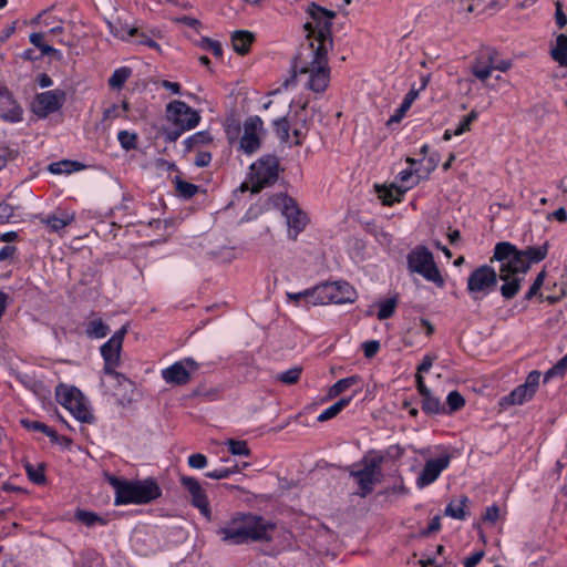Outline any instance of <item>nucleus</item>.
Here are the masks:
<instances>
[{
    "mask_svg": "<svg viewBox=\"0 0 567 567\" xmlns=\"http://www.w3.org/2000/svg\"><path fill=\"white\" fill-rule=\"evenodd\" d=\"M408 268L434 282L437 287L444 286V279L434 261L433 254L425 246H417L408 255Z\"/></svg>",
    "mask_w": 567,
    "mask_h": 567,
    "instance_id": "6e6552de",
    "label": "nucleus"
},
{
    "mask_svg": "<svg viewBox=\"0 0 567 567\" xmlns=\"http://www.w3.org/2000/svg\"><path fill=\"white\" fill-rule=\"evenodd\" d=\"M332 289L333 288L329 286V281L309 288L310 306H322L331 303L330 293Z\"/></svg>",
    "mask_w": 567,
    "mask_h": 567,
    "instance_id": "393cba45",
    "label": "nucleus"
},
{
    "mask_svg": "<svg viewBox=\"0 0 567 567\" xmlns=\"http://www.w3.org/2000/svg\"><path fill=\"white\" fill-rule=\"evenodd\" d=\"M134 38H136V43L145 45L156 51H161V45L155 40L150 38L145 32L138 31V33Z\"/></svg>",
    "mask_w": 567,
    "mask_h": 567,
    "instance_id": "4d7b16f0",
    "label": "nucleus"
},
{
    "mask_svg": "<svg viewBox=\"0 0 567 567\" xmlns=\"http://www.w3.org/2000/svg\"><path fill=\"white\" fill-rule=\"evenodd\" d=\"M255 40V34L248 30H236L230 37L233 50L239 55H246Z\"/></svg>",
    "mask_w": 567,
    "mask_h": 567,
    "instance_id": "5701e85b",
    "label": "nucleus"
},
{
    "mask_svg": "<svg viewBox=\"0 0 567 567\" xmlns=\"http://www.w3.org/2000/svg\"><path fill=\"white\" fill-rule=\"evenodd\" d=\"M307 13L310 21H307L303 28L307 31V38L311 40L310 44L315 43V47H320L322 44L324 48H331V20L333 19L334 13L315 2H311L308 6Z\"/></svg>",
    "mask_w": 567,
    "mask_h": 567,
    "instance_id": "39448f33",
    "label": "nucleus"
},
{
    "mask_svg": "<svg viewBox=\"0 0 567 567\" xmlns=\"http://www.w3.org/2000/svg\"><path fill=\"white\" fill-rule=\"evenodd\" d=\"M484 555H485V553L483 550L472 553L470 556H467L464 559V561H463L464 567H476L483 559Z\"/></svg>",
    "mask_w": 567,
    "mask_h": 567,
    "instance_id": "052dcab7",
    "label": "nucleus"
},
{
    "mask_svg": "<svg viewBox=\"0 0 567 567\" xmlns=\"http://www.w3.org/2000/svg\"><path fill=\"white\" fill-rule=\"evenodd\" d=\"M467 504H468L467 496H462L457 501H451L446 505V507L444 509V514L454 519L465 520L466 517L468 516Z\"/></svg>",
    "mask_w": 567,
    "mask_h": 567,
    "instance_id": "a878e982",
    "label": "nucleus"
},
{
    "mask_svg": "<svg viewBox=\"0 0 567 567\" xmlns=\"http://www.w3.org/2000/svg\"><path fill=\"white\" fill-rule=\"evenodd\" d=\"M227 445H228V451L233 454V455H239V456H250L251 452L248 447V444L246 441L244 440H234V439H230L228 442H227Z\"/></svg>",
    "mask_w": 567,
    "mask_h": 567,
    "instance_id": "09e8293b",
    "label": "nucleus"
},
{
    "mask_svg": "<svg viewBox=\"0 0 567 567\" xmlns=\"http://www.w3.org/2000/svg\"><path fill=\"white\" fill-rule=\"evenodd\" d=\"M54 395L56 402L78 421L82 423H92L94 421L83 393L76 386L60 383L55 386Z\"/></svg>",
    "mask_w": 567,
    "mask_h": 567,
    "instance_id": "0eeeda50",
    "label": "nucleus"
},
{
    "mask_svg": "<svg viewBox=\"0 0 567 567\" xmlns=\"http://www.w3.org/2000/svg\"><path fill=\"white\" fill-rule=\"evenodd\" d=\"M396 306H398V300L395 297H391V298L382 300L379 303V311L377 313V318L379 320H385V319L391 318L394 315Z\"/></svg>",
    "mask_w": 567,
    "mask_h": 567,
    "instance_id": "79ce46f5",
    "label": "nucleus"
},
{
    "mask_svg": "<svg viewBox=\"0 0 567 567\" xmlns=\"http://www.w3.org/2000/svg\"><path fill=\"white\" fill-rule=\"evenodd\" d=\"M104 480L114 489L115 506L150 504L162 496V488L152 477L130 481L104 472Z\"/></svg>",
    "mask_w": 567,
    "mask_h": 567,
    "instance_id": "7ed1b4c3",
    "label": "nucleus"
},
{
    "mask_svg": "<svg viewBox=\"0 0 567 567\" xmlns=\"http://www.w3.org/2000/svg\"><path fill=\"white\" fill-rule=\"evenodd\" d=\"M176 188L181 193V195H183L186 198L193 197L198 192L197 185L186 181H178Z\"/></svg>",
    "mask_w": 567,
    "mask_h": 567,
    "instance_id": "864d4df0",
    "label": "nucleus"
},
{
    "mask_svg": "<svg viewBox=\"0 0 567 567\" xmlns=\"http://www.w3.org/2000/svg\"><path fill=\"white\" fill-rule=\"evenodd\" d=\"M420 90L412 87L403 97L400 106L394 111V113L389 117L385 125L388 127H392L394 124H399L408 111L411 109L414 101L417 99Z\"/></svg>",
    "mask_w": 567,
    "mask_h": 567,
    "instance_id": "b1692460",
    "label": "nucleus"
},
{
    "mask_svg": "<svg viewBox=\"0 0 567 567\" xmlns=\"http://www.w3.org/2000/svg\"><path fill=\"white\" fill-rule=\"evenodd\" d=\"M549 251V244L527 246L518 249L509 241H499L494 247L491 261H498L499 272L489 265H481L470 272L466 291L474 301H481L493 292L498 279L504 281L499 291L505 300L513 299L520 290L522 284L532 265L543 261Z\"/></svg>",
    "mask_w": 567,
    "mask_h": 567,
    "instance_id": "f257e3e1",
    "label": "nucleus"
},
{
    "mask_svg": "<svg viewBox=\"0 0 567 567\" xmlns=\"http://www.w3.org/2000/svg\"><path fill=\"white\" fill-rule=\"evenodd\" d=\"M355 394H357V392H354L350 396H343V398L339 399L332 405H330L329 408L323 410L318 415L317 421L322 423V422L329 421V420L333 419L334 416H337L343 409H346L351 403V401Z\"/></svg>",
    "mask_w": 567,
    "mask_h": 567,
    "instance_id": "bb28decb",
    "label": "nucleus"
},
{
    "mask_svg": "<svg viewBox=\"0 0 567 567\" xmlns=\"http://www.w3.org/2000/svg\"><path fill=\"white\" fill-rule=\"evenodd\" d=\"M413 175L414 172L411 167L401 171L395 177L396 181L401 184L400 186L395 187V193L403 195L408 189L416 185L419 181L414 179Z\"/></svg>",
    "mask_w": 567,
    "mask_h": 567,
    "instance_id": "c9c22d12",
    "label": "nucleus"
},
{
    "mask_svg": "<svg viewBox=\"0 0 567 567\" xmlns=\"http://www.w3.org/2000/svg\"><path fill=\"white\" fill-rule=\"evenodd\" d=\"M110 332V327L101 318H94L85 322V334L89 339H102Z\"/></svg>",
    "mask_w": 567,
    "mask_h": 567,
    "instance_id": "cd10ccee",
    "label": "nucleus"
},
{
    "mask_svg": "<svg viewBox=\"0 0 567 567\" xmlns=\"http://www.w3.org/2000/svg\"><path fill=\"white\" fill-rule=\"evenodd\" d=\"M196 45L204 51L210 52L217 59L223 58L224 51L220 42L217 40H213L208 37H202Z\"/></svg>",
    "mask_w": 567,
    "mask_h": 567,
    "instance_id": "a19ab883",
    "label": "nucleus"
},
{
    "mask_svg": "<svg viewBox=\"0 0 567 567\" xmlns=\"http://www.w3.org/2000/svg\"><path fill=\"white\" fill-rule=\"evenodd\" d=\"M74 214L64 209H58L49 215H41L40 223L43 224L50 233H58L74 221Z\"/></svg>",
    "mask_w": 567,
    "mask_h": 567,
    "instance_id": "412c9836",
    "label": "nucleus"
},
{
    "mask_svg": "<svg viewBox=\"0 0 567 567\" xmlns=\"http://www.w3.org/2000/svg\"><path fill=\"white\" fill-rule=\"evenodd\" d=\"M117 141L121 147L125 151H132L137 147V134L122 130L117 133Z\"/></svg>",
    "mask_w": 567,
    "mask_h": 567,
    "instance_id": "c03bdc74",
    "label": "nucleus"
},
{
    "mask_svg": "<svg viewBox=\"0 0 567 567\" xmlns=\"http://www.w3.org/2000/svg\"><path fill=\"white\" fill-rule=\"evenodd\" d=\"M210 162H212V154L206 151L198 152L194 159V164L200 168L208 166L210 164Z\"/></svg>",
    "mask_w": 567,
    "mask_h": 567,
    "instance_id": "680f3d73",
    "label": "nucleus"
},
{
    "mask_svg": "<svg viewBox=\"0 0 567 567\" xmlns=\"http://www.w3.org/2000/svg\"><path fill=\"white\" fill-rule=\"evenodd\" d=\"M82 168V164L76 161L62 159L49 165V172L54 175L71 174Z\"/></svg>",
    "mask_w": 567,
    "mask_h": 567,
    "instance_id": "72a5a7b5",
    "label": "nucleus"
},
{
    "mask_svg": "<svg viewBox=\"0 0 567 567\" xmlns=\"http://www.w3.org/2000/svg\"><path fill=\"white\" fill-rule=\"evenodd\" d=\"M330 48L324 45L315 47L310 44L311 60L302 63L298 61L293 65V76L297 74H309L307 86L315 93H322L328 87L330 81V69L328 66V51Z\"/></svg>",
    "mask_w": 567,
    "mask_h": 567,
    "instance_id": "20e7f679",
    "label": "nucleus"
},
{
    "mask_svg": "<svg viewBox=\"0 0 567 567\" xmlns=\"http://www.w3.org/2000/svg\"><path fill=\"white\" fill-rule=\"evenodd\" d=\"M496 55H499V52L495 48H483L472 65V74L480 81L485 82L495 70Z\"/></svg>",
    "mask_w": 567,
    "mask_h": 567,
    "instance_id": "aec40b11",
    "label": "nucleus"
},
{
    "mask_svg": "<svg viewBox=\"0 0 567 567\" xmlns=\"http://www.w3.org/2000/svg\"><path fill=\"white\" fill-rule=\"evenodd\" d=\"M540 287L537 286L536 284H532L529 289L527 290V292L525 293L524 296V300L526 301H530L533 298L537 297L539 299L540 302L544 301V296L543 293H540Z\"/></svg>",
    "mask_w": 567,
    "mask_h": 567,
    "instance_id": "338daca9",
    "label": "nucleus"
},
{
    "mask_svg": "<svg viewBox=\"0 0 567 567\" xmlns=\"http://www.w3.org/2000/svg\"><path fill=\"white\" fill-rule=\"evenodd\" d=\"M25 474L30 482H32L35 485H45L47 484V476H45V464L39 463L37 465H33L31 463H25L23 465Z\"/></svg>",
    "mask_w": 567,
    "mask_h": 567,
    "instance_id": "7c9ffc66",
    "label": "nucleus"
},
{
    "mask_svg": "<svg viewBox=\"0 0 567 567\" xmlns=\"http://www.w3.org/2000/svg\"><path fill=\"white\" fill-rule=\"evenodd\" d=\"M110 31L115 38L122 41H127L128 39L134 38L138 33V29L135 27H117L115 24H110Z\"/></svg>",
    "mask_w": 567,
    "mask_h": 567,
    "instance_id": "a18cd8bd",
    "label": "nucleus"
},
{
    "mask_svg": "<svg viewBox=\"0 0 567 567\" xmlns=\"http://www.w3.org/2000/svg\"><path fill=\"white\" fill-rule=\"evenodd\" d=\"M272 130L281 143L289 141L291 123L287 116H281L272 121Z\"/></svg>",
    "mask_w": 567,
    "mask_h": 567,
    "instance_id": "e433bc0d",
    "label": "nucleus"
},
{
    "mask_svg": "<svg viewBox=\"0 0 567 567\" xmlns=\"http://www.w3.org/2000/svg\"><path fill=\"white\" fill-rule=\"evenodd\" d=\"M18 247L13 245H6L0 248V262L9 261L10 264L18 259Z\"/></svg>",
    "mask_w": 567,
    "mask_h": 567,
    "instance_id": "603ef678",
    "label": "nucleus"
},
{
    "mask_svg": "<svg viewBox=\"0 0 567 567\" xmlns=\"http://www.w3.org/2000/svg\"><path fill=\"white\" fill-rule=\"evenodd\" d=\"M421 409L426 415H443L444 404L431 393L422 396Z\"/></svg>",
    "mask_w": 567,
    "mask_h": 567,
    "instance_id": "c756f323",
    "label": "nucleus"
},
{
    "mask_svg": "<svg viewBox=\"0 0 567 567\" xmlns=\"http://www.w3.org/2000/svg\"><path fill=\"white\" fill-rule=\"evenodd\" d=\"M465 406L464 396L457 391H451L446 396V404H444L443 415H452Z\"/></svg>",
    "mask_w": 567,
    "mask_h": 567,
    "instance_id": "f704fd0d",
    "label": "nucleus"
},
{
    "mask_svg": "<svg viewBox=\"0 0 567 567\" xmlns=\"http://www.w3.org/2000/svg\"><path fill=\"white\" fill-rule=\"evenodd\" d=\"M301 373V367H293L287 371L279 373L277 375V380L288 385L296 384L300 380Z\"/></svg>",
    "mask_w": 567,
    "mask_h": 567,
    "instance_id": "49530a36",
    "label": "nucleus"
},
{
    "mask_svg": "<svg viewBox=\"0 0 567 567\" xmlns=\"http://www.w3.org/2000/svg\"><path fill=\"white\" fill-rule=\"evenodd\" d=\"M382 456L364 458L362 468L350 472V476L354 478L359 486V489L354 493L355 495L365 498L373 492L382 476Z\"/></svg>",
    "mask_w": 567,
    "mask_h": 567,
    "instance_id": "1a4fd4ad",
    "label": "nucleus"
},
{
    "mask_svg": "<svg viewBox=\"0 0 567 567\" xmlns=\"http://www.w3.org/2000/svg\"><path fill=\"white\" fill-rule=\"evenodd\" d=\"M540 377L542 373L539 371H530L523 384L516 386L508 394L499 399V405L502 408H507L513 405H522L525 402L530 401L538 390Z\"/></svg>",
    "mask_w": 567,
    "mask_h": 567,
    "instance_id": "4468645a",
    "label": "nucleus"
},
{
    "mask_svg": "<svg viewBox=\"0 0 567 567\" xmlns=\"http://www.w3.org/2000/svg\"><path fill=\"white\" fill-rule=\"evenodd\" d=\"M395 187L396 186L385 189L384 194L382 195L383 204L393 205L395 202H401L403 195H399L398 193L396 196L393 195V193L395 192Z\"/></svg>",
    "mask_w": 567,
    "mask_h": 567,
    "instance_id": "0e129e2a",
    "label": "nucleus"
},
{
    "mask_svg": "<svg viewBox=\"0 0 567 567\" xmlns=\"http://www.w3.org/2000/svg\"><path fill=\"white\" fill-rule=\"evenodd\" d=\"M213 137L208 131H199L184 140L183 144L186 152L193 151L196 146L208 144Z\"/></svg>",
    "mask_w": 567,
    "mask_h": 567,
    "instance_id": "58836bf2",
    "label": "nucleus"
},
{
    "mask_svg": "<svg viewBox=\"0 0 567 567\" xmlns=\"http://www.w3.org/2000/svg\"><path fill=\"white\" fill-rule=\"evenodd\" d=\"M131 75L132 70L128 66H121L110 76L109 86L113 90H121Z\"/></svg>",
    "mask_w": 567,
    "mask_h": 567,
    "instance_id": "ea45409f",
    "label": "nucleus"
},
{
    "mask_svg": "<svg viewBox=\"0 0 567 567\" xmlns=\"http://www.w3.org/2000/svg\"><path fill=\"white\" fill-rule=\"evenodd\" d=\"M204 364L197 362L192 357L182 358L161 371L163 380L171 385H186L192 380V375Z\"/></svg>",
    "mask_w": 567,
    "mask_h": 567,
    "instance_id": "f8f14e48",
    "label": "nucleus"
},
{
    "mask_svg": "<svg viewBox=\"0 0 567 567\" xmlns=\"http://www.w3.org/2000/svg\"><path fill=\"white\" fill-rule=\"evenodd\" d=\"M173 21L175 23L184 24L186 27H189V28L196 29V30L202 27V22L198 19L189 17V16L177 17V18H174Z\"/></svg>",
    "mask_w": 567,
    "mask_h": 567,
    "instance_id": "bf43d9fd",
    "label": "nucleus"
},
{
    "mask_svg": "<svg viewBox=\"0 0 567 567\" xmlns=\"http://www.w3.org/2000/svg\"><path fill=\"white\" fill-rule=\"evenodd\" d=\"M555 20H556V24L559 29L565 28L567 24V17L563 10V6L560 2L556 3Z\"/></svg>",
    "mask_w": 567,
    "mask_h": 567,
    "instance_id": "69168bd1",
    "label": "nucleus"
},
{
    "mask_svg": "<svg viewBox=\"0 0 567 567\" xmlns=\"http://www.w3.org/2000/svg\"><path fill=\"white\" fill-rule=\"evenodd\" d=\"M166 117L174 126L183 130L195 128L202 120L198 111L181 100H173L166 105Z\"/></svg>",
    "mask_w": 567,
    "mask_h": 567,
    "instance_id": "ddd939ff",
    "label": "nucleus"
},
{
    "mask_svg": "<svg viewBox=\"0 0 567 567\" xmlns=\"http://www.w3.org/2000/svg\"><path fill=\"white\" fill-rule=\"evenodd\" d=\"M187 464L195 470H202L207 465V457L202 453H194L188 456Z\"/></svg>",
    "mask_w": 567,
    "mask_h": 567,
    "instance_id": "6e6d98bb",
    "label": "nucleus"
},
{
    "mask_svg": "<svg viewBox=\"0 0 567 567\" xmlns=\"http://www.w3.org/2000/svg\"><path fill=\"white\" fill-rule=\"evenodd\" d=\"M287 300L296 306H310V290L309 288L299 292H287Z\"/></svg>",
    "mask_w": 567,
    "mask_h": 567,
    "instance_id": "8fccbe9b",
    "label": "nucleus"
},
{
    "mask_svg": "<svg viewBox=\"0 0 567 567\" xmlns=\"http://www.w3.org/2000/svg\"><path fill=\"white\" fill-rule=\"evenodd\" d=\"M280 162L277 155L266 154L254 162L249 167L251 192L259 193L272 186L279 178Z\"/></svg>",
    "mask_w": 567,
    "mask_h": 567,
    "instance_id": "423d86ee",
    "label": "nucleus"
},
{
    "mask_svg": "<svg viewBox=\"0 0 567 567\" xmlns=\"http://www.w3.org/2000/svg\"><path fill=\"white\" fill-rule=\"evenodd\" d=\"M116 118H126V117L121 112L120 107L117 106V103H113L112 105L107 106L103 111L102 120H103V122H106V121L112 122Z\"/></svg>",
    "mask_w": 567,
    "mask_h": 567,
    "instance_id": "5fc2aeb1",
    "label": "nucleus"
},
{
    "mask_svg": "<svg viewBox=\"0 0 567 567\" xmlns=\"http://www.w3.org/2000/svg\"><path fill=\"white\" fill-rule=\"evenodd\" d=\"M361 381V378L358 374H353L343 379L338 380L333 385H331L328 390L327 398L329 400L339 396L341 393L350 389L351 386L358 384Z\"/></svg>",
    "mask_w": 567,
    "mask_h": 567,
    "instance_id": "c85d7f7f",
    "label": "nucleus"
},
{
    "mask_svg": "<svg viewBox=\"0 0 567 567\" xmlns=\"http://www.w3.org/2000/svg\"><path fill=\"white\" fill-rule=\"evenodd\" d=\"M451 460L452 457L450 454H443L436 458L427 460L419 476L416 477V487L422 489L436 482L442 472L449 468Z\"/></svg>",
    "mask_w": 567,
    "mask_h": 567,
    "instance_id": "a211bd4d",
    "label": "nucleus"
},
{
    "mask_svg": "<svg viewBox=\"0 0 567 567\" xmlns=\"http://www.w3.org/2000/svg\"><path fill=\"white\" fill-rule=\"evenodd\" d=\"M290 132H292V136L295 137L293 144L296 146L301 145L307 136V120L302 118L291 124Z\"/></svg>",
    "mask_w": 567,
    "mask_h": 567,
    "instance_id": "de8ad7c7",
    "label": "nucleus"
},
{
    "mask_svg": "<svg viewBox=\"0 0 567 567\" xmlns=\"http://www.w3.org/2000/svg\"><path fill=\"white\" fill-rule=\"evenodd\" d=\"M20 210L19 206H13L7 202L0 203V224H10L19 221L21 215L18 213Z\"/></svg>",
    "mask_w": 567,
    "mask_h": 567,
    "instance_id": "4c0bfd02",
    "label": "nucleus"
},
{
    "mask_svg": "<svg viewBox=\"0 0 567 567\" xmlns=\"http://www.w3.org/2000/svg\"><path fill=\"white\" fill-rule=\"evenodd\" d=\"M30 42L38 48L42 55H54L55 53H59V50L54 49L53 47L44 43V35L39 32L31 33L29 37Z\"/></svg>",
    "mask_w": 567,
    "mask_h": 567,
    "instance_id": "37998d69",
    "label": "nucleus"
},
{
    "mask_svg": "<svg viewBox=\"0 0 567 567\" xmlns=\"http://www.w3.org/2000/svg\"><path fill=\"white\" fill-rule=\"evenodd\" d=\"M436 359V355L434 354H425L421 361V363L417 365L416 374L426 373L431 370L434 361Z\"/></svg>",
    "mask_w": 567,
    "mask_h": 567,
    "instance_id": "13d9d810",
    "label": "nucleus"
},
{
    "mask_svg": "<svg viewBox=\"0 0 567 567\" xmlns=\"http://www.w3.org/2000/svg\"><path fill=\"white\" fill-rule=\"evenodd\" d=\"M264 122L259 116H251L244 122V132L239 138V151L245 155H252L261 146L260 132Z\"/></svg>",
    "mask_w": 567,
    "mask_h": 567,
    "instance_id": "f3484780",
    "label": "nucleus"
},
{
    "mask_svg": "<svg viewBox=\"0 0 567 567\" xmlns=\"http://www.w3.org/2000/svg\"><path fill=\"white\" fill-rule=\"evenodd\" d=\"M66 101V92L61 89L37 93L31 102L30 110L38 118H47L59 112Z\"/></svg>",
    "mask_w": 567,
    "mask_h": 567,
    "instance_id": "9b49d317",
    "label": "nucleus"
},
{
    "mask_svg": "<svg viewBox=\"0 0 567 567\" xmlns=\"http://www.w3.org/2000/svg\"><path fill=\"white\" fill-rule=\"evenodd\" d=\"M179 482L183 488L187 492L192 506L197 508L204 518L212 520L213 514L208 496L199 481L193 476L182 475Z\"/></svg>",
    "mask_w": 567,
    "mask_h": 567,
    "instance_id": "dca6fc26",
    "label": "nucleus"
},
{
    "mask_svg": "<svg viewBox=\"0 0 567 567\" xmlns=\"http://www.w3.org/2000/svg\"><path fill=\"white\" fill-rule=\"evenodd\" d=\"M237 472H238L237 466L219 467V468H215L213 471L207 472L205 475L208 478L223 480V478H228L230 475H233Z\"/></svg>",
    "mask_w": 567,
    "mask_h": 567,
    "instance_id": "3c124183",
    "label": "nucleus"
},
{
    "mask_svg": "<svg viewBox=\"0 0 567 567\" xmlns=\"http://www.w3.org/2000/svg\"><path fill=\"white\" fill-rule=\"evenodd\" d=\"M75 518L86 527H93L95 525L105 526L109 523L107 518L85 509H78L75 512Z\"/></svg>",
    "mask_w": 567,
    "mask_h": 567,
    "instance_id": "473e14b6",
    "label": "nucleus"
},
{
    "mask_svg": "<svg viewBox=\"0 0 567 567\" xmlns=\"http://www.w3.org/2000/svg\"><path fill=\"white\" fill-rule=\"evenodd\" d=\"M125 333L126 328L122 327L100 348L101 355L104 360L103 373L105 375H117L115 369L120 365Z\"/></svg>",
    "mask_w": 567,
    "mask_h": 567,
    "instance_id": "2eb2a0df",
    "label": "nucleus"
},
{
    "mask_svg": "<svg viewBox=\"0 0 567 567\" xmlns=\"http://www.w3.org/2000/svg\"><path fill=\"white\" fill-rule=\"evenodd\" d=\"M550 55L560 66H567V35L559 34L556 38V45L551 49Z\"/></svg>",
    "mask_w": 567,
    "mask_h": 567,
    "instance_id": "2f4dec72",
    "label": "nucleus"
},
{
    "mask_svg": "<svg viewBox=\"0 0 567 567\" xmlns=\"http://www.w3.org/2000/svg\"><path fill=\"white\" fill-rule=\"evenodd\" d=\"M276 525L262 516L252 513H235L217 530L220 539L229 545H244L257 542H271Z\"/></svg>",
    "mask_w": 567,
    "mask_h": 567,
    "instance_id": "f03ea898",
    "label": "nucleus"
},
{
    "mask_svg": "<svg viewBox=\"0 0 567 567\" xmlns=\"http://www.w3.org/2000/svg\"><path fill=\"white\" fill-rule=\"evenodd\" d=\"M275 205L280 207L286 217L288 237L296 240L298 235L308 224L307 214L298 206L297 202L287 194H279L275 197Z\"/></svg>",
    "mask_w": 567,
    "mask_h": 567,
    "instance_id": "9d476101",
    "label": "nucleus"
},
{
    "mask_svg": "<svg viewBox=\"0 0 567 567\" xmlns=\"http://www.w3.org/2000/svg\"><path fill=\"white\" fill-rule=\"evenodd\" d=\"M499 517V508L496 505H491L486 508L484 514V520L489 523H496Z\"/></svg>",
    "mask_w": 567,
    "mask_h": 567,
    "instance_id": "774afa93",
    "label": "nucleus"
},
{
    "mask_svg": "<svg viewBox=\"0 0 567 567\" xmlns=\"http://www.w3.org/2000/svg\"><path fill=\"white\" fill-rule=\"evenodd\" d=\"M24 111L14 97L13 93L0 84V118L10 124L21 123Z\"/></svg>",
    "mask_w": 567,
    "mask_h": 567,
    "instance_id": "6ab92c4d",
    "label": "nucleus"
},
{
    "mask_svg": "<svg viewBox=\"0 0 567 567\" xmlns=\"http://www.w3.org/2000/svg\"><path fill=\"white\" fill-rule=\"evenodd\" d=\"M329 286L334 288L331 290V303L344 305L352 303L357 299L355 289L347 281H329Z\"/></svg>",
    "mask_w": 567,
    "mask_h": 567,
    "instance_id": "4be33fe9",
    "label": "nucleus"
},
{
    "mask_svg": "<svg viewBox=\"0 0 567 567\" xmlns=\"http://www.w3.org/2000/svg\"><path fill=\"white\" fill-rule=\"evenodd\" d=\"M380 349V343L377 340L367 341L363 343V352L365 358H373Z\"/></svg>",
    "mask_w": 567,
    "mask_h": 567,
    "instance_id": "e2e57ef3",
    "label": "nucleus"
}]
</instances>
